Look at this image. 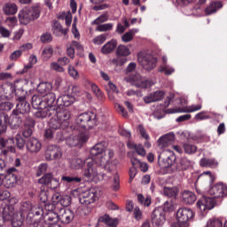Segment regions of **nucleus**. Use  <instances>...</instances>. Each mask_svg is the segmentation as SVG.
<instances>
[{
    "label": "nucleus",
    "mask_w": 227,
    "mask_h": 227,
    "mask_svg": "<svg viewBox=\"0 0 227 227\" xmlns=\"http://www.w3.org/2000/svg\"><path fill=\"white\" fill-rule=\"evenodd\" d=\"M36 91L39 95H42V97H45L46 95L52 93V83L49 82H41L38 84Z\"/></svg>",
    "instance_id": "nucleus-23"
},
{
    "label": "nucleus",
    "mask_w": 227,
    "mask_h": 227,
    "mask_svg": "<svg viewBox=\"0 0 227 227\" xmlns=\"http://www.w3.org/2000/svg\"><path fill=\"white\" fill-rule=\"evenodd\" d=\"M208 112L202 111L195 115V120L201 121L203 120H210V115L207 114Z\"/></svg>",
    "instance_id": "nucleus-59"
},
{
    "label": "nucleus",
    "mask_w": 227,
    "mask_h": 227,
    "mask_svg": "<svg viewBox=\"0 0 227 227\" xmlns=\"http://www.w3.org/2000/svg\"><path fill=\"white\" fill-rule=\"evenodd\" d=\"M151 221L153 226L160 227L164 224L166 222V212H164V208L162 207H156L152 215H151Z\"/></svg>",
    "instance_id": "nucleus-10"
},
{
    "label": "nucleus",
    "mask_w": 227,
    "mask_h": 227,
    "mask_svg": "<svg viewBox=\"0 0 227 227\" xmlns=\"http://www.w3.org/2000/svg\"><path fill=\"white\" fill-rule=\"evenodd\" d=\"M61 180L63 182H67V184H72V182H74V184H79L82 182V178L81 177H74V176H63L61 177Z\"/></svg>",
    "instance_id": "nucleus-52"
},
{
    "label": "nucleus",
    "mask_w": 227,
    "mask_h": 227,
    "mask_svg": "<svg viewBox=\"0 0 227 227\" xmlns=\"http://www.w3.org/2000/svg\"><path fill=\"white\" fill-rule=\"evenodd\" d=\"M4 15H15L19 12V7L15 3H6L2 8Z\"/></svg>",
    "instance_id": "nucleus-28"
},
{
    "label": "nucleus",
    "mask_w": 227,
    "mask_h": 227,
    "mask_svg": "<svg viewBox=\"0 0 227 227\" xmlns=\"http://www.w3.org/2000/svg\"><path fill=\"white\" fill-rule=\"evenodd\" d=\"M8 125L12 129H19L22 125V115L15 110H12L10 116L6 113L0 114V136H3L6 132Z\"/></svg>",
    "instance_id": "nucleus-4"
},
{
    "label": "nucleus",
    "mask_w": 227,
    "mask_h": 227,
    "mask_svg": "<svg viewBox=\"0 0 227 227\" xmlns=\"http://www.w3.org/2000/svg\"><path fill=\"white\" fill-rule=\"evenodd\" d=\"M211 197H202L197 202V207L202 215H206L208 210H212L215 207V200L224 198L227 195V186L223 184H216L208 190Z\"/></svg>",
    "instance_id": "nucleus-3"
},
{
    "label": "nucleus",
    "mask_w": 227,
    "mask_h": 227,
    "mask_svg": "<svg viewBox=\"0 0 227 227\" xmlns=\"http://www.w3.org/2000/svg\"><path fill=\"white\" fill-rule=\"evenodd\" d=\"M162 208L164 212H173V210H175V204L173 201H166Z\"/></svg>",
    "instance_id": "nucleus-61"
},
{
    "label": "nucleus",
    "mask_w": 227,
    "mask_h": 227,
    "mask_svg": "<svg viewBox=\"0 0 227 227\" xmlns=\"http://www.w3.org/2000/svg\"><path fill=\"white\" fill-rule=\"evenodd\" d=\"M51 180H52V174H46L43 177H41L38 180V182L43 185H47L49 187V184H51Z\"/></svg>",
    "instance_id": "nucleus-54"
},
{
    "label": "nucleus",
    "mask_w": 227,
    "mask_h": 227,
    "mask_svg": "<svg viewBox=\"0 0 227 227\" xmlns=\"http://www.w3.org/2000/svg\"><path fill=\"white\" fill-rule=\"evenodd\" d=\"M14 111H16V113H18V114L21 116L22 114H26L29 113L30 111L29 103H27L26 99L25 100L21 99L20 101H18L16 105V109H14Z\"/></svg>",
    "instance_id": "nucleus-25"
},
{
    "label": "nucleus",
    "mask_w": 227,
    "mask_h": 227,
    "mask_svg": "<svg viewBox=\"0 0 227 227\" xmlns=\"http://www.w3.org/2000/svg\"><path fill=\"white\" fill-rule=\"evenodd\" d=\"M184 149L185 153L188 154H192V153H196L198 147H196V145L190 144V143H186L184 145Z\"/></svg>",
    "instance_id": "nucleus-50"
},
{
    "label": "nucleus",
    "mask_w": 227,
    "mask_h": 227,
    "mask_svg": "<svg viewBox=\"0 0 227 227\" xmlns=\"http://www.w3.org/2000/svg\"><path fill=\"white\" fill-rule=\"evenodd\" d=\"M116 54L117 56H121V58H127L128 56H130V54H132V51H130V48H129V46L120 44L117 47Z\"/></svg>",
    "instance_id": "nucleus-35"
},
{
    "label": "nucleus",
    "mask_w": 227,
    "mask_h": 227,
    "mask_svg": "<svg viewBox=\"0 0 227 227\" xmlns=\"http://www.w3.org/2000/svg\"><path fill=\"white\" fill-rule=\"evenodd\" d=\"M182 198L185 205H192L196 201V195L192 192L184 191L182 194Z\"/></svg>",
    "instance_id": "nucleus-32"
},
{
    "label": "nucleus",
    "mask_w": 227,
    "mask_h": 227,
    "mask_svg": "<svg viewBox=\"0 0 227 227\" xmlns=\"http://www.w3.org/2000/svg\"><path fill=\"white\" fill-rule=\"evenodd\" d=\"M97 125V114L86 112L80 114L75 119L73 126V134L66 140L68 146H77L86 143L90 139V135L86 129H93Z\"/></svg>",
    "instance_id": "nucleus-2"
},
{
    "label": "nucleus",
    "mask_w": 227,
    "mask_h": 227,
    "mask_svg": "<svg viewBox=\"0 0 227 227\" xmlns=\"http://www.w3.org/2000/svg\"><path fill=\"white\" fill-rule=\"evenodd\" d=\"M63 157V152L61 147L58 145H48L45 151V159L46 160H59Z\"/></svg>",
    "instance_id": "nucleus-12"
},
{
    "label": "nucleus",
    "mask_w": 227,
    "mask_h": 227,
    "mask_svg": "<svg viewBox=\"0 0 227 227\" xmlns=\"http://www.w3.org/2000/svg\"><path fill=\"white\" fill-rule=\"evenodd\" d=\"M138 63L143 67L145 70L150 72L157 67V58L153 55L146 52H139L137 54Z\"/></svg>",
    "instance_id": "nucleus-6"
},
{
    "label": "nucleus",
    "mask_w": 227,
    "mask_h": 227,
    "mask_svg": "<svg viewBox=\"0 0 227 227\" xmlns=\"http://www.w3.org/2000/svg\"><path fill=\"white\" fill-rule=\"evenodd\" d=\"M50 129L53 130H59V129H65V124L57 118L56 115L51 116L50 122H49Z\"/></svg>",
    "instance_id": "nucleus-30"
},
{
    "label": "nucleus",
    "mask_w": 227,
    "mask_h": 227,
    "mask_svg": "<svg viewBox=\"0 0 227 227\" xmlns=\"http://www.w3.org/2000/svg\"><path fill=\"white\" fill-rule=\"evenodd\" d=\"M18 213L15 212V207L13 205H7L3 207L2 217L4 221H10L12 216L16 215Z\"/></svg>",
    "instance_id": "nucleus-24"
},
{
    "label": "nucleus",
    "mask_w": 227,
    "mask_h": 227,
    "mask_svg": "<svg viewBox=\"0 0 227 227\" xmlns=\"http://www.w3.org/2000/svg\"><path fill=\"white\" fill-rule=\"evenodd\" d=\"M127 82H130L132 86L136 88H142L143 90H146L148 88H152L153 84H155L152 80H148L139 74H135L128 78H126Z\"/></svg>",
    "instance_id": "nucleus-7"
},
{
    "label": "nucleus",
    "mask_w": 227,
    "mask_h": 227,
    "mask_svg": "<svg viewBox=\"0 0 227 227\" xmlns=\"http://www.w3.org/2000/svg\"><path fill=\"white\" fill-rule=\"evenodd\" d=\"M223 8V3L221 2H213L210 4L209 6H207L205 10L206 15H212L213 13H215L217 10H221Z\"/></svg>",
    "instance_id": "nucleus-34"
},
{
    "label": "nucleus",
    "mask_w": 227,
    "mask_h": 227,
    "mask_svg": "<svg viewBox=\"0 0 227 227\" xmlns=\"http://www.w3.org/2000/svg\"><path fill=\"white\" fill-rule=\"evenodd\" d=\"M43 101L44 107L50 109V114H56V109L58 108L56 107V104H58V101L56 102V94L51 92L46 96H43Z\"/></svg>",
    "instance_id": "nucleus-16"
},
{
    "label": "nucleus",
    "mask_w": 227,
    "mask_h": 227,
    "mask_svg": "<svg viewBox=\"0 0 227 227\" xmlns=\"http://www.w3.org/2000/svg\"><path fill=\"white\" fill-rule=\"evenodd\" d=\"M92 92L94 93V95H96V97L99 99L102 100V98H104V93L102 92V90H100L99 87H98L97 84H91L90 86Z\"/></svg>",
    "instance_id": "nucleus-51"
},
{
    "label": "nucleus",
    "mask_w": 227,
    "mask_h": 227,
    "mask_svg": "<svg viewBox=\"0 0 227 227\" xmlns=\"http://www.w3.org/2000/svg\"><path fill=\"white\" fill-rule=\"evenodd\" d=\"M97 200H98V197L95 190L83 192L79 196V201L82 205H91V203H95Z\"/></svg>",
    "instance_id": "nucleus-14"
},
{
    "label": "nucleus",
    "mask_w": 227,
    "mask_h": 227,
    "mask_svg": "<svg viewBox=\"0 0 227 227\" xmlns=\"http://www.w3.org/2000/svg\"><path fill=\"white\" fill-rule=\"evenodd\" d=\"M116 45H118V42L116 40H111L107 42L101 48L102 54H111V52L116 49Z\"/></svg>",
    "instance_id": "nucleus-31"
},
{
    "label": "nucleus",
    "mask_w": 227,
    "mask_h": 227,
    "mask_svg": "<svg viewBox=\"0 0 227 227\" xmlns=\"http://www.w3.org/2000/svg\"><path fill=\"white\" fill-rule=\"evenodd\" d=\"M137 132H139V134L141 135L142 137H144V139H150V136L148 135V133H146V129H145V127H143V125L137 126Z\"/></svg>",
    "instance_id": "nucleus-63"
},
{
    "label": "nucleus",
    "mask_w": 227,
    "mask_h": 227,
    "mask_svg": "<svg viewBox=\"0 0 227 227\" xmlns=\"http://www.w3.org/2000/svg\"><path fill=\"white\" fill-rule=\"evenodd\" d=\"M114 25L112 23H105L98 25L96 27V31H99V33H104L106 31H111L113 30Z\"/></svg>",
    "instance_id": "nucleus-48"
},
{
    "label": "nucleus",
    "mask_w": 227,
    "mask_h": 227,
    "mask_svg": "<svg viewBox=\"0 0 227 227\" xmlns=\"http://www.w3.org/2000/svg\"><path fill=\"white\" fill-rule=\"evenodd\" d=\"M133 39H134V35L130 31L126 32L121 36V40L124 43H129V42H132Z\"/></svg>",
    "instance_id": "nucleus-60"
},
{
    "label": "nucleus",
    "mask_w": 227,
    "mask_h": 227,
    "mask_svg": "<svg viewBox=\"0 0 227 227\" xmlns=\"http://www.w3.org/2000/svg\"><path fill=\"white\" fill-rule=\"evenodd\" d=\"M160 159L163 168H171L175 164V160H176V156L170 149H164L158 156V160H160Z\"/></svg>",
    "instance_id": "nucleus-8"
},
{
    "label": "nucleus",
    "mask_w": 227,
    "mask_h": 227,
    "mask_svg": "<svg viewBox=\"0 0 227 227\" xmlns=\"http://www.w3.org/2000/svg\"><path fill=\"white\" fill-rule=\"evenodd\" d=\"M164 95L166 93L164 90H156L154 92H152L143 98V100L145 104H152L153 102H160L162 98H164Z\"/></svg>",
    "instance_id": "nucleus-22"
},
{
    "label": "nucleus",
    "mask_w": 227,
    "mask_h": 227,
    "mask_svg": "<svg viewBox=\"0 0 227 227\" xmlns=\"http://www.w3.org/2000/svg\"><path fill=\"white\" fill-rule=\"evenodd\" d=\"M10 221L12 227H20L23 224L22 215L17 213L12 217Z\"/></svg>",
    "instance_id": "nucleus-43"
},
{
    "label": "nucleus",
    "mask_w": 227,
    "mask_h": 227,
    "mask_svg": "<svg viewBox=\"0 0 227 227\" xmlns=\"http://www.w3.org/2000/svg\"><path fill=\"white\" fill-rule=\"evenodd\" d=\"M12 109H13V104L10 101H4L2 103H0V113H2V114L4 113H8L9 111H12Z\"/></svg>",
    "instance_id": "nucleus-44"
},
{
    "label": "nucleus",
    "mask_w": 227,
    "mask_h": 227,
    "mask_svg": "<svg viewBox=\"0 0 227 227\" xmlns=\"http://www.w3.org/2000/svg\"><path fill=\"white\" fill-rule=\"evenodd\" d=\"M20 82L19 81L14 83L4 84L0 87V98L3 100L4 98H9L12 95H14L15 89L19 88Z\"/></svg>",
    "instance_id": "nucleus-13"
},
{
    "label": "nucleus",
    "mask_w": 227,
    "mask_h": 227,
    "mask_svg": "<svg viewBox=\"0 0 227 227\" xmlns=\"http://www.w3.org/2000/svg\"><path fill=\"white\" fill-rule=\"evenodd\" d=\"M26 91L23 89H18V87L14 90V95L17 102H20L21 100H26Z\"/></svg>",
    "instance_id": "nucleus-45"
},
{
    "label": "nucleus",
    "mask_w": 227,
    "mask_h": 227,
    "mask_svg": "<svg viewBox=\"0 0 227 227\" xmlns=\"http://www.w3.org/2000/svg\"><path fill=\"white\" fill-rule=\"evenodd\" d=\"M68 74L73 79H79V72L75 70V67L69 66L68 67Z\"/></svg>",
    "instance_id": "nucleus-64"
},
{
    "label": "nucleus",
    "mask_w": 227,
    "mask_h": 227,
    "mask_svg": "<svg viewBox=\"0 0 227 227\" xmlns=\"http://www.w3.org/2000/svg\"><path fill=\"white\" fill-rule=\"evenodd\" d=\"M54 54V49L51 46H46L42 51V58L43 61H49Z\"/></svg>",
    "instance_id": "nucleus-39"
},
{
    "label": "nucleus",
    "mask_w": 227,
    "mask_h": 227,
    "mask_svg": "<svg viewBox=\"0 0 227 227\" xmlns=\"http://www.w3.org/2000/svg\"><path fill=\"white\" fill-rule=\"evenodd\" d=\"M163 194L164 196H167V198H176L178 196V188L176 187H164L163 189Z\"/></svg>",
    "instance_id": "nucleus-40"
},
{
    "label": "nucleus",
    "mask_w": 227,
    "mask_h": 227,
    "mask_svg": "<svg viewBox=\"0 0 227 227\" xmlns=\"http://www.w3.org/2000/svg\"><path fill=\"white\" fill-rule=\"evenodd\" d=\"M26 148L29 153H38L42 150V142L35 137H30L27 140Z\"/></svg>",
    "instance_id": "nucleus-21"
},
{
    "label": "nucleus",
    "mask_w": 227,
    "mask_h": 227,
    "mask_svg": "<svg viewBox=\"0 0 227 227\" xmlns=\"http://www.w3.org/2000/svg\"><path fill=\"white\" fill-rule=\"evenodd\" d=\"M118 164H120V161H118V160H114L111 163H108V166L106 167L107 173L114 176V184L112 186L114 191H118V189H120V176H118V171H116Z\"/></svg>",
    "instance_id": "nucleus-9"
},
{
    "label": "nucleus",
    "mask_w": 227,
    "mask_h": 227,
    "mask_svg": "<svg viewBox=\"0 0 227 227\" xmlns=\"http://www.w3.org/2000/svg\"><path fill=\"white\" fill-rule=\"evenodd\" d=\"M133 217L136 219V221H141V219H143V211H141L139 207H135L133 209Z\"/></svg>",
    "instance_id": "nucleus-57"
},
{
    "label": "nucleus",
    "mask_w": 227,
    "mask_h": 227,
    "mask_svg": "<svg viewBox=\"0 0 227 227\" xmlns=\"http://www.w3.org/2000/svg\"><path fill=\"white\" fill-rule=\"evenodd\" d=\"M175 142V133L169 132L163 136H161L157 143H158V150H168L167 147L169 146V145L173 144Z\"/></svg>",
    "instance_id": "nucleus-18"
},
{
    "label": "nucleus",
    "mask_w": 227,
    "mask_h": 227,
    "mask_svg": "<svg viewBox=\"0 0 227 227\" xmlns=\"http://www.w3.org/2000/svg\"><path fill=\"white\" fill-rule=\"evenodd\" d=\"M191 223L189 222H185L184 220L177 219V222L172 223L170 227H189Z\"/></svg>",
    "instance_id": "nucleus-56"
},
{
    "label": "nucleus",
    "mask_w": 227,
    "mask_h": 227,
    "mask_svg": "<svg viewBox=\"0 0 227 227\" xmlns=\"http://www.w3.org/2000/svg\"><path fill=\"white\" fill-rule=\"evenodd\" d=\"M107 144L100 142L90 148V153L92 158L86 160V168L82 170V176L84 182H100L104 180L106 174L102 169L107 171L109 160L114 156L113 150L106 148Z\"/></svg>",
    "instance_id": "nucleus-1"
},
{
    "label": "nucleus",
    "mask_w": 227,
    "mask_h": 227,
    "mask_svg": "<svg viewBox=\"0 0 227 227\" xmlns=\"http://www.w3.org/2000/svg\"><path fill=\"white\" fill-rule=\"evenodd\" d=\"M202 107L203 106L201 104L191 105L184 107L176 106L167 109L165 113H167V114H176L178 113H196V111H201Z\"/></svg>",
    "instance_id": "nucleus-11"
},
{
    "label": "nucleus",
    "mask_w": 227,
    "mask_h": 227,
    "mask_svg": "<svg viewBox=\"0 0 227 227\" xmlns=\"http://www.w3.org/2000/svg\"><path fill=\"white\" fill-rule=\"evenodd\" d=\"M108 19L109 18L107 17V15L102 14L99 17H98L94 21H92V25L98 26L104 24V22H107Z\"/></svg>",
    "instance_id": "nucleus-55"
},
{
    "label": "nucleus",
    "mask_w": 227,
    "mask_h": 227,
    "mask_svg": "<svg viewBox=\"0 0 227 227\" xmlns=\"http://www.w3.org/2000/svg\"><path fill=\"white\" fill-rule=\"evenodd\" d=\"M84 164H86V160H83L81 158H74L70 161V167L72 169H82V168H84Z\"/></svg>",
    "instance_id": "nucleus-38"
},
{
    "label": "nucleus",
    "mask_w": 227,
    "mask_h": 227,
    "mask_svg": "<svg viewBox=\"0 0 227 227\" xmlns=\"http://www.w3.org/2000/svg\"><path fill=\"white\" fill-rule=\"evenodd\" d=\"M74 217H75L74 211L68 208L61 207L59 210V221L63 224H70L74 221Z\"/></svg>",
    "instance_id": "nucleus-19"
},
{
    "label": "nucleus",
    "mask_w": 227,
    "mask_h": 227,
    "mask_svg": "<svg viewBox=\"0 0 227 227\" xmlns=\"http://www.w3.org/2000/svg\"><path fill=\"white\" fill-rule=\"evenodd\" d=\"M98 223H105L106 227H116L118 226L117 218H111L108 215H105L98 218Z\"/></svg>",
    "instance_id": "nucleus-29"
},
{
    "label": "nucleus",
    "mask_w": 227,
    "mask_h": 227,
    "mask_svg": "<svg viewBox=\"0 0 227 227\" xmlns=\"http://www.w3.org/2000/svg\"><path fill=\"white\" fill-rule=\"evenodd\" d=\"M50 68L51 70H54V72H59L60 74L65 72V68L59 64V62H51L50 64Z\"/></svg>",
    "instance_id": "nucleus-53"
},
{
    "label": "nucleus",
    "mask_w": 227,
    "mask_h": 227,
    "mask_svg": "<svg viewBox=\"0 0 227 227\" xmlns=\"http://www.w3.org/2000/svg\"><path fill=\"white\" fill-rule=\"evenodd\" d=\"M32 106L34 109H42V107H45L43 105V98H40V96L34 95L32 97Z\"/></svg>",
    "instance_id": "nucleus-41"
},
{
    "label": "nucleus",
    "mask_w": 227,
    "mask_h": 227,
    "mask_svg": "<svg viewBox=\"0 0 227 227\" xmlns=\"http://www.w3.org/2000/svg\"><path fill=\"white\" fill-rule=\"evenodd\" d=\"M192 160L188 158L183 157L180 159L179 162L176 165L177 171H187V169H191L193 166Z\"/></svg>",
    "instance_id": "nucleus-26"
},
{
    "label": "nucleus",
    "mask_w": 227,
    "mask_h": 227,
    "mask_svg": "<svg viewBox=\"0 0 227 227\" xmlns=\"http://www.w3.org/2000/svg\"><path fill=\"white\" fill-rule=\"evenodd\" d=\"M196 214L194 211L189 207H181L177 210L176 219L180 221H185L186 223H191V221H194Z\"/></svg>",
    "instance_id": "nucleus-17"
},
{
    "label": "nucleus",
    "mask_w": 227,
    "mask_h": 227,
    "mask_svg": "<svg viewBox=\"0 0 227 227\" xmlns=\"http://www.w3.org/2000/svg\"><path fill=\"white\" fill-rule=\"evenodd\" d=\"M127 146L130 150H136L137 153L141 157H145V155H146V151L141 145H136L134 142L129 141Z\"/></svg>",
    "instance_id": "nucleus-33"
},
{
    "label": "nucleus",
    "mask_w": 227,
    "mask_h": 227,
    "mask_svg": "<svg viewBox=\"0 0 227 227\" xmlns=\"http://www.w3.org/2000/svg\"><path fill=\"white\" fill-rule=\"evenodd\" d=\"M52 114L57 116L58 120L64 123V127H68L70 124V118L72 117L70 110L56 108V113Z\"/></svg>",
    "instance_id": "nucleus-20"
},
{
    "label": "nucleus",
    "mask_w": 227,
    "mask_h": 227,
    "mask_svg": "<svg viewBox=\"0 0 227 227\" xmlns=\"http://www.w3.org/2000/svg\"><path fill=\"white\" fill-rule=\"evenodd\" d=\"M159 72L165 74V75H171V74H175V67L168 64H161Z\"/></svg>",
    "instance_id": "nucleus-42"
},
{
    "label": "nucleus",
    "mask_w": 227,
    "mask_h": 227,
    "mask_svg": "<svg viewBox=\"0 0 227 227\" xmlns=\"http://www.w3.org/2000/svg\"><path fill=\"white\" fill-rule=\"evenodd\" d=\"M39 200L42 203H47V201H49V192L41 190L39 193Z\"/></svg>",
    "instance_id": "nucleus-58"
},
{
    "label": "nucleus",
    "mask_w": 227,
    "mask_h": 227,
    "mask_svg": "<svg viewBox=\"0 0 227 227\" xmlns=\"http://www.w3.org/2000/svg\"><path fill=\"white\" fill-rule=\"evenodd\" d=\"M200 166L202 168H217L219 162L215 159L203 158L200 160Z\"/></svg>",
    "instance_id": "nucleus-36"
},
{
    "label": "nucleus",
    "mask_w": 227,
    "mask_h": 227,
    "mask_svg": "<svg viewBox=\"0 0 227 227\" xmlns=\"http://www.w3.org/2000/svg\"><path fill=\"white\" fill-rule=\"evenodd\" d=\"M39 109L41 110L37 111L35 114V118H40L41 120H43V118H51V116H53V114H51V108H48L47 106H43Z\"/></svg>",
    "instance_id": "nucleus-37"
},
{
    "label": "nucleus",
    "mask_w": 227,
    "mask_h": 227,
    "mask_svg": "<svg viewBox=\"0 0 227 227\" xmlns=\"http://www.w3.org/2000/svg\"><path fill=\"white\" fill-rule=\"evenodd\" d=\"M40 13H42V8L40 4H35L27 9L20 10L18 13V19L20 24L27 26V24L40 19Z\"/></svg>",
    "instance_id": "nucleus-5"
},
{
    "label": "nucleus",
    "mask_w": 227,
    "mask_h": 227,
    "mask_svg": "<svg viewBox=\"0 0 227 227\" xmlns=\"http://www.w3.org/2000/svg\"><path fill=\"white\" fill-rule=\"evenodd\" d=\"M132 163L134 166H136V164H139L140 170L143 171V173H146V171H148V163L141 162L139 160H135V162Z\"/></svg>",
    "instance_id": "nucleus-62"
},
{
    "label": "nucleus",
    "mask_w": 227,
    "mask_h": 227,
    "mask_svg": "<svg viewBox=\"0 0 227 227\" xmlns=\"http://www.w3.org/2000/svg\"><path fill=\"white\" fill-rule=\"evenodd\" d=\"M207 227H223V222L219 218H211L207 222Z\"/></svg>",
    "instance_id": "nucleus-49"
},
{
    "label": "nucleus",
    "mask_w": 227,
    "mask_h": 227,
    "mask_svg": "<svg viewBox=\"0 0 227 227\" xmlns=\"http://www.w3.org/2000/svg\"><path fill=\"white\" fill-rule=\"evenodd\" d=\"M137 200L141 205H144V207H150V205H152V197L150 196H147L146 198H145L143 194H138Z\"/></svg>",
    "instance_id": "nucleus-46"
},
{
    "label": "nucleus",
    "mask_w": 227,
    "mask_h": 227,
    "mask_svg": "<svg viewBox=\"0 0 227 227\" xmlns=\"http://www.w3.org/2000/svg\"><path fill=\"white\" fill-rule=\"evenodd\" d=\"M75 102V98L71 95H63L57 99V104L59 106H64L65 107H68L72 106Z\"/></svg>",
    "instance_id": "nucleus-27"
},
{
    "label": "nucleus",
    "mask_w": 227,
    "mask_h": 227,
    "mask_svg": "<svg viewBox=\"0 0 227 227\" xmlns=\"http://www.w3.org/2000/svg\"><path fill=\"white\" fill-rule=\"evenodd\" d=\"M54 206L52 204H46L44 206V220L48 221L50 224H56L59 221V212L56 213L52 210Z\"/></svg>",
    "instance_id": "nucleus-15"
},
{
    "label": "nucleus",
    "mask_w": 227,
    "mask_h": 227,
    "mask_svg": "<svg viewBox=\"0 0 227 227\" xmlns=\"http://www.w3.org/2000/svg\"><path fill=\"white\" fill-rule=\"evenodd\" d=\"M107 36H109V34H101L94 37L92 42L95 45H102L107 40Z\"/></svg>",
    "instance_id": "nucleus-47"
}]
</instances>
